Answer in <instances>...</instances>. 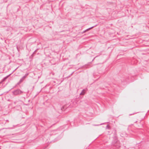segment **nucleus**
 <instances>
[{
	"instance_id": "1",
	"label": "nucleus",
	"mask_w": 149,
	"mask_h": 149,
	"mask_svg": "<svg viewBox=\"0 0 149 149\" xmlns=\"http://www.w3.org/2000/svg\"><path fill=\"white\" fill-rule=\"evenodd\" d=\"M77 104L76 101L74 100H72L70 102H69L68 104H66L63 106L61 108V110L62 111H64L66 109L68 108H72L76 106Z\"/></svg>"
},
{
	"instance_id": "2",
	"label": "nucleus",
	"mask_w": 149,
	"mask_h": 149,
	"mask_svg": "<svg viewBox=\"0 0 149 149\" xmlns=\"http://www.w3.org/2000/svg\"><path fill=\"white\" fill-rule=\"evenodd\" d=\"M120 79V82L119 83V84H120L124 85L126 84L129 83L130 82H132L130 79V78H132V76L130 75L128 76H124L121 77Z\"/></svg>"
},
{
	"instance_id": "3",
	"label": "nucleus",
	"mask_w": 149,
	"mask_h": 149,
	"mask_svg": "<svg viewBox=\"0 0 149 149\" xmlns=\"http://www.w3.org/2000/svg\"><path fill=\"white\" fill-rule=\"evenodd\" d=\"M119 142V141L117 137L114 136L112 141V145L116 146L117 148H119L120 147Z\"/></svg>"
},
{
	"instance_id": "4",
	"label": "nucleus",
	"mask_w": 149,
	"mask_h": 149,
	"mask_svg": "<svg viewBox=\"0 0 149 149\" xmlns=\"http://www.w3.org/2000/svg\"><path fill=\"white\" fill-rule=\"evenodd\" d=\"M23 93V92L19 89L15 90L12 92L13 94L15 95H20Z\"/></svg>"
},
{
	"instance_id": "5",
	"label": "nucleus",
	"mask_w": 149,
	"mask_h": 149,
	"mask_svg": "<svg viewBox=\"0 0 149 149\" xmlns=\"http://www.w3.org/2000/svg\"><path fill=\"white\" fill-rule=\"evenodd\" d=\"M88 89L87 88L83 89L80 93V97L81 98L82 96L83 97L86 93Z\"/></svg>"
},
{
	"instance_id": "6",
	"label": "nucleus",
	"mask_w": 149,
	"mask_h": 149,
	"mask_svg": "<svg viewBox=\"0 0 149 149\" xmlns=\"http://www.w3.org/2000/svg\"><path fill=\"white\" fill-rule=\"evenodd\" d=\"M108 86H104V87H101L100 88L101 89H105L106 91V92L107 93H110L109 92V87L108 86H109V85H108Z\"/></svg>"
},
{
	"instance_id": "7",
	"label": "nucleus",
	"mask_w": 149,
	"mask_h": 149,
	"mask_svg": "<svg viewBox=\"0 0 149 149\" xmlns=\"http://www.w3.org/2000/svg\"><path fill=\"white\" fill-rule=\"evenodd\" d=\"M97 24H96L94 26H93L91 27H90L87 29H86L85 30L83 31V32H81V34H83V33H85L87 31L90 30V29H92V28H93L97 26Z\"/></svg>"
},
{
	"instance_id": "8",
	"label": "nucleus",
	"mask_w": 149,
	"mask_h": 149,
	"mask_svg": "<svg viewBox=\"0 0 149 149\" xmlns=\"http://www.w3.org/2000/svg\"><path fill=\"white\" fill-rule=\"evenodd\" d=\"M119 86H117L116 84H114V86H113V87H112V89L115 92L116 91H117L118 89L119 88Z\"/></svg>"
},
{
	"instance_id": "9",
	"label": "nucleus",
	"mask_w": 149,
	"mask_h": 149,
	"mask_svg": "<svg viewBox=\"0 0 149 149\" xmlns=\"http://www.w3.org/2000/svg\"><path fill=\"white\" fill-rule=\"evenodd\" d=\"M17 68L15 70H14L10 74H9V75H8L7 76H6V77H4L3 79H2V81H5L6 79H7L10 76L11 74H12L14 72L15 70H16V69H17Z\"/></svg>"
},
{
	"instance_id": "10",
	"label": "nucleus",
	"mask_w": 149,
	"mask_h": 149,
	"mask_svg": "<svg viewBox=\"0 0 149 149\" xmlns=\"http://www.w3.org/2000/svg\"><path fill=\"white\" fill-rule=\"evenodd\" d=\"M14 108H15L16 110L18 111H20L22 110V107L20 105H17L16 106L14 107Z\"/></svg>"
},
{
	"instance_id": "11",
	"label": "nucleus",
	"mask_w": 149,
	"mask_h": 149,
	"mask_svg": "<svg viewBox=\"0 0 149 149\" xmlns=\"http://www.w3.org/2000/svg\"><path fill=\"white\" fill-rule=\"evenodd\" d=\"M62 135H61L59 136L56 138L55 139H54V141L55 142L60 140L61 138H62Z\"/></svg>"
},
{
	"instance_id": "12",
	"label": "nucleus",
	"mask_w": 149,
	"mask_h": 149,
	"mask_svg": "<svg viewBox=\"0 0 149 149\" xmlns=\"http://www.w3.org/2000/svg\"><path fill=\"white\" fill-rule=\"evenodd\" d=\"M25 76H23L19 80V81L18 82V84H20L24 80V79L25 78L24 77Z\"/></svg>"
},
{
	"instance_id": "13",
	"label": "nucleus",
	"mask_w": 149,
	"mask_h": 149,
	"mask_svg": "<svg viewBox=\"0 0 149 149\" xmlns=\"http://www.w3.org/2000/svg\"><path fill=\"white\" fill-rule=\"evenodd\" d=\"M38 49L36 50L34 52L32 53V54L30 56L29 58L30 59H32V58L34 56L35 54H36V52L37 50Z\"/></svg>"
},
{
	"instance_id": "14",
	"label": "nucleus",
	"mask_w": 149,
	"mask_h": 149,
	"mask_svg": "<svg viewBox=\"0 0 149 149\" xmlns=\"http://www.w3.org/2000/svg\"><path fill=\"white\" fill-rule=\"evenodd\" d=\"M91 66H90L88 64H86L82 66V68H90Z\"/></svg>"
},
{
	"instance_id": "15",
	"label": "nucleus",
	"mask_w": 149,
	"mask_h": 149,
	"mask_svg": "<svg viewBox=\"0 0 149 149\" xmlns=\"http://www.w3.org/2000/svg\"><path fill=\"white\" fill-rule=\"evenodd\" d=\"M97 56H96V57H94V58H93V60H92V61L91 62H90L88 63V64H90V63H91L92 62H93V61L95 59L96 57H97Z\"/></svg>"
},
{
	"instance_id": "16",
	"label": "nucleus",
	"mask_w": 149,
	"mask_h": 149,
	"mask_svg": "<svg viewBox=\"0 0 149 149\" xmlns=\"http://www.w3.org/2000/svg\"><path fill=\"white\" fill-rule=\"evenodd\" d=\"M18 84V82L17 84H16L15 86H14L13 88H12L11 89H13V88H15L17 86V85H18L19 84Z\"/></svg>"
},
{
	"instance_id": "17",
	"label": "nucleus",
	"mask_w": 149,
	"mask_h": 149,
	"mask_svg": "<svg viewBox=\"0 0 149 149\" xmlns=\"http://www.w3.org/2000/svg\"><path fill=\"white\" fill-rule=\"evenodd\" d=\"M106 128L108 129H110V127L109 126V125H108L106 127Z\"/></svg>"
},
{
	"instance_id": "18",
	"label": "nucleus",
	"mask_w": 149,
	"mask_h": 149,
	"mask_svg": "<svg viewBox=\"0 0 149 149\" xmlns=\"http://www.w3.org/2000/svg\"><path fill=\"white\" fill-rule=\"evenodd\" d=\"M29 74L28 73H26L24 76H25L24 77L26 78V76L28 75Z\"/></svg>"
},
{
	"instance_id": "19",
	"label": "nucleus",
	"mask_w": 149,
	"mask_h": 149,
	"mask_svg": "<svg viewBox=\"0 0 149 149\" xmlns=\"http://www.w3.org/2000/svg\"><path fill=\"white\" fill-rule=\"evenodd\" d=\"M114 134L115 136H116V130H115V132H114Z\"/></svg>"
},
{
	"instance_id": "20",
	"label": "nucleus",
	"mask_w": 149,
	"mask_h": 149,
	"mask_svg": "<svg viewBox=\"0 0 149 149\" xmlns=\"http://www.w3.org/2000/svg\"><path fill=\"white\" fill-rule=\"evenodd\" d=\"M104 124V123H103L100 124V125H95V126H99V125H103Z\"/></svg>"
},
{
	"instance_id": "21",
	"label": "nucleus",
	"mask_w": 149,
	"mask_h": 149,
	"mask_svg": "<svg viewBox=\"0 0 149 149\" xmlns=\"http://www.w3.org/2000/svg\"><path fill=\"white\" fill-rule=\"evenodd\" d=\"M133 113V114H129V116H131V115H133V114H134V113Z\"/></svg>"
},
{
	"instance_id": "22",
	"label": "nucleus",
	"mask_w": 149,
	"mask_h": 149,
	"mask_svg": "<svg viewBox=\"0 0 149 149\" xmlns=\"http://www.w3.org/2000/svg\"><path fill=\"white\" fill-rule=\"evenodd\" d=\"M17 102V101H15V102H14V103L15 104H16Z\"/></svg>"
},
{
	"instance_id": "23",
	"label": "nucleus",
	"mask_w": 149,
	"mask_h": 149,
	"mask_svg": "<svg viewBox=\"0 0 149 149\" xmlns=\"http://www.w3.org/2000/svg\"><path fill=\"white\" fill-rule=\"evenodd\" d=\"M40 92H40H38V93L37 94H36V95L35 96V97H36V96H37V95L38 94H39V93Z\"/></svg>"
},
{
	"instance_id": "24",
	"label": "nucleus",
	"mask_w": 149,
	"mask_h": 149,
	"mask_svg": "<svg viewBox=\"0 0 149 149\" xmlns=\"http://www.w3.org/2000/svg\"><path fill=\"white\" fill-rule=\"evenodd\" d=\"M59 130H60V129H57L56 130H54V131H58Z\"/></svg>"
},
{
	"instance_id": "25",
	"label": "nucleus",
	"mask_w": 149,
	"mask_h": 149,
	"mask_svg": "<svg viewBox=\"0 0 149 149\" xmlns=\"http://www.w3.org/2000/svg\"><path fill=\"white\" fill-rule=\"evenodd\" d=\"M11 90V89H10V90L8 91H7V92H6V93H8L9 92V91H10Z\"/></svg>"
},
{
	"instance_id": "26",
	"label": "nucleus",
	"mask_w": 149,
	"mask_h": 149,
	"mask_svg": "<svg viewBox=\"0 0 149 149\" xmlns=\"http://www.w3.org/2000/svg\"><path fill=\"white\" fill-rule=\"evenodd\" d=\"M74 72H73L70 75V76H71V75H72V74H73V73Z\"/></svg>"
},
{
	"instance_id": "27",
	"label": "nucleus",
	"mask_w": 149,
	"mask_h": 149,
	"mask_svg": "<svg viewBox=\"0 0 149 149\" xmlns=\"http://www.w3.org/2000/svg\"><path fill=\"white\" fill-rule=\"evenodd\" d=\"M142 142V141H141L139 143H137L138 144H140L141 143V142Z\"/></svg>"
},
{
	"instance_id": "28",
	"label": "nucleus",
	"mask_w": 149,
	"mask_h": 149,
	"mask_svg": "<svg viewBox=\"0 0 149 149\" xmlns=\"http://www.w3.org/2000/svg\"><path fill=\"white\" fill-rule=\"evenodd\" d=\"M8 101H10V99H8Z\"/></svg>"
},
{
	"instance_id": "29",
	"label": "nucleus",
	"mask_w": 149,
	"mask_h": 149,
	"mask_svg": "<svg viewBox=\"0 0 149 149\" xmlns=\"http://www.w3.org/2000/svg\"><path fill=\"white\" fill-rule=\"evenodd\" d=\"M13 128H12H12H10H10H8V129H13Z\"/></svg>"
},
{
	"instance_id": "30",
	"label": "nucleus",
	"mask_w": 149,
	"mask_h": 149,
	"mask_svg": "<svg viewBox=\"0 0 149 149\" xmlns=\"http://www.w3.org/2000/svg\"><path fill=\"white\" fill-rule=\"evenodd\" d=\"M70 76V75H69L68 77H69Z\"/></svg>"
},
{
	"instance_id": "31",
	"label": "nucleus",
	"mask_w": 149,
	"mask_h": 149,
	"mask_svg": "<svg viewBox=\"0 0 149 149\" xmlns=\"http://www.w3.org/2000/svg\"><path fill=\"white\" fill-rule=\"evenodd\" d=\"M137 122V121H135V123H136Z\"/></svg>"
},
{
	"instance_id": "32",
	"label": "nucleus",
	"mask_w": 149,
	"mask_h": 149,
	"mask_svg": "<svg viewBox=\"0 0 149 149\" xmlns=\"http://www.w3.org/2000/svg\"><path fill=\"white\" fill-rule=\"evenodd\" d=\"M2 94H1V95H2Z\"/></svg>"
},
{
	"instance_id": "33",
	"label": "nucleus",
	"mask_w": 149,
	"mask_h": 149,
	"mask_svg": "<svg viewBox=\"0 0 149 149\" xmlns=\"http://www.w3.org/2000/svg\"><path fill=\"white\" fill-rule=\"evenodd\" d=\"M17 49H18V48H17ZM18 50V49H17Z\"/></svg>"
},
{
	"instance_id": "34",
	"label": "nucleus",
	"mask_w": 149,
	"mask_h": 149,
	"mask_svg": "<svg viewBox=\"0 0 149 149\" xmlns=\"http://www.w3.org/2000/svg\"><path fill=\"white\" fill-rule=\"evenodd\" d=\"M34 86H33V88H34Z\"/></svg>"
},
{
	"instance_id": "35",
	"label": "nucleus",
	"mask_w": 149,
	"mask_h": 149,
	"mask_svg": "<svg viewBox=\"0 0 149 149\" xmlns=\"http://www.w3.org/2000/svg\"><path fill=\"white\" fill-rule=\"evenodd\" d=\"M67 125V126H68V125Z\"/></svg>"
}]
</instances>
